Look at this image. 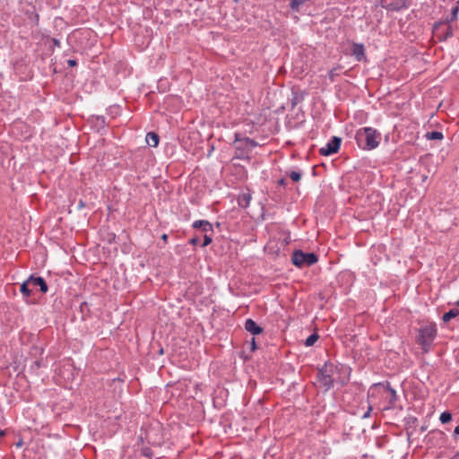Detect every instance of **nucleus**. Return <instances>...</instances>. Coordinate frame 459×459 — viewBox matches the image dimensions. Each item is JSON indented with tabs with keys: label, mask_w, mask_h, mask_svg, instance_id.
<instances>
[{
	"label": "nucleus",
	"mask_w": 459,
	"mask_h": 459,
	"mask_svg": "<svg viewBox=\"0 0 459 459\" xmlns=\"http://www.w3.org/2000/svg\"><path fill=\"white\" fill-rule=\"evenodd\" d=\"M356 139L363 150H373L379 145L381 134L372 127H364L357 132Z\"/></svg>",
	"instance_id": "obj_1"
},
{
	"label": "nucleus",
	"mask_w": 459,
	"mask_h": 459,
	"mask_svg": "<svg viewBox=\"0 0 459 459\" xmlns=\"http://www.w3.org/2000/svg\"><path fill=\"white\" fill-rule=\"evenodd\" d=\"M239 133H236L234 158L239 160H249V154L257 143L249 138H239Z\"/></svg>",
	"instance_id": "obj_2"
},
{
	"label": "nucleus",
	"mask_w": 459,
	"mask_h": 459,
	"mask_svg": "<svg viewBox=\"0 0 459 459\" xmlns=\"http://www.w3.org/2000/svg\"><path fill=\"white\" fill-rule=\"evenodd\" d=\"M437 329L435 323H429L419 331L418 342L424 351H428L437 336Z\"/></svg>",
	"instance_id": "obj_3"
},
{
	"label": "nucleus",
	"mask_w": 459,
	"mask_h": 459,
	"mask_svg": "<svg viewBox=\"0 0 459 459\" xmlns=\"http://www.w3.org/2000/svg\"><path fill=\"white\" fill-rule=\"evenodd\" d=\"M292 264L297 267L310 266L317 263L318 257L314 253H304L301 250H296L292 254Z\"/></svg>",
	"instance_id": "obj_4"
},
{
	"label": "nucleus",
	"mask_w": 459,
	"mask_h": 459,
	"mask_svg": "<svg viewBox=\"0 0 459 459\" xmlns=\"http://www.w3.org/2000/svg\"><path fill=\"white\" fill-rule=\"evenodd\" d=\"M433 34L439 41H445L453 36V30L448 22L439 21L433 25Z\"/></svg>",
	"instance_id": "obj_5"
},
{
	"label": "nucleus",
	"mask_w": 459,
	"mask_h": 459,
	"mask_svg": "<svg viewBox=\"0 0 459 459\" xmlns=\"http://www.w3.org/2000/svg\"><path fill=\"white\" fill-rule=\"evenodd\" d=\"M306 96V92L300 89L293 88L291 90V95L289 98L286 104L281 106L283 110L292 111L294 108L300 102L304 100Z\"/></svg>",
	"instance_id": "obj_6"
},
{
	"label": "nucleus",
	"mask_w": 459,
	"mask_h": 459,
	"mask_svg": "<svg viewBox=\"0 0 459 459\" xmlns=\"http://www.w3.org/2000/svg\"><path fill=\"white\" fill-rule=\"evenodd\" d=\"M341 146V139L333 136V139L319 151L321 155L329 156L331 154L338 152Z\"/></svg>",
	"instance_id": "obj_7"
},
{
	"label": "nucleus",
	"mask_w": 459,
	"mask_h": 459,
	"mask_svg": "<svg viewBox=\"0 0 459 459\" xmlns=\"http://www.w3.org/2000/svg\"><path fill=\"white\" fill-rule=\"evenodd\" d=\"M351 54L355 57V59L359 62L365 61L367 59L365 54L364 45L361 43H353L351 48Z\"/></svg>",
	"instance_id": "obj_8"
},
{
	"label": "nucleus",
	"mask_w": 459,
	"mask_h": 459,
	"mask_svg": "<svg viewBox=\"0 0 459 459\" xmlns=\"http://www.w3.org/2000/svg\"><path fill=\"white\" fill-rule=\"evenodd\" d=\"M28 281L32 288L39 287L41 292L43 293H46L48 291V285L43 278L30 276L28 279Z\"/></svg>",
	"instance_id": "obj_9"
},
{
	"label": "nucleus",
	"mask_w": 459,
	"mask_h": 459,
	"mask_svg": "<svg viewBox=\"0 0 459 459\" xmlns=\"http://www.w3.org/2000/svg\"><path fill=\"white\" fill-rule=\"evenodd\" d=\"M193 228L202 230L204 234L213 233L212 223L206 220L195 221L193 223Z\"/></svg>",
	"instance_id": "obj_10"
},
{
	"label": "nucleus",
	"mask_w": 459,
	"mask_h": 459,
	"mask_svg": "<svg viewBox=\"0 0 459 459\" xmlns=\"http://www.w3.org/2000/svg\"><path fill=\"white\" fill-rule=\"evenodd\" d=\"M407 0H393L386 4V9L394 12H399L408 8Z\"/></svg>",
	"instance_id": "obj_11"
},
{
	"label": "nucleus",
	"mask_w": 459,
	"mask_h": 459,
	"mask_svg": "<svg viewBox=\"0 0 459 459\" xmlns=\"http://www.w3.org/2000/svg\"><path fill=\"white\" fill-rule=\"evenodd\" d=\"M245 329L252 334H259L263 332V328L260 327L253 319H247L245 323Z\"/></svg>",
	"instance_id": "obj_12"
},
{
	"label": "nucleus",
	"mask_w": 459,
	"mask_h": 459,
	"mask_svg": "<svg viewBox=\"0 0 459 459\" xmlns=\"http://www.w3.org/2000/svg\"><path fill=\"white\" fill-rule=\"evenodd\" d=\"M145 141L151 147H156L159 144V135L154 132H149L146 134Z\"/></svg>",
	"instance_id": "obj_13"
},
{
	"label": "nucleus",
	"mask_w": 459,
	"mask_h": 459,
	"mask_svg": "<svg viewBox=\"0 0 459 459\" xmlns=\"http://www.w3.org/2000/svg\"><path fill=\"white\" fill-rule=\"evenodd\" d=\"M458 13H459V1H457L456 4L452 7V9H451V16L450 17H446L444 21L446 22L450 23V22L457 20Z\"/></svg>",
	"instance_id": "obj_14"
},
{
	"label": "nucleus",
	"mask_w": 459,
	"mask_h": 459,
	"mask_svg": "<svg viewBox=\"0 0 459 459\" xmlns=\"http://www.w3.org/2000/svg\"><path fill=\"white\" fill-rule=\"evenodd\" d=\"M457 316H459V309H457V308H452V309H450L448 312H446V313H445V314L443 315L442 319H443V321H444L445 323H447V322H449L452 318H455V317H456Z\"/></svg>",
	"instance_id": "obj_15"
},
{
	"label": "nucleus",
	"mask_w": 459,
	"mask_h": 459,
	"mask_svg": "<svg viewBox=\"0 0 459 459\" xmlns=\"http://www.w3.org/2000/svg\"><path fill=\"white\" fill-rule=\"evenodd\" d=\"M32 290L33 288L30 285L28 280L25 281L22 285H21V292L22 293V295L24 297H30L31 292H32Z\"/></svg>",
	"instance_id": "obj_16"
},
{
	"label": "nucleus",
	"mask_w": 459,
	"mask_h": 459,
	"mask_svg": "<svg viewBox=\"0 0 459 459\" xmlns=\"http://www.w3.org/2000/svg\"><path fill=\"white\" fill-rule=\"evenodd\" d=\"M425 137L428 140H442L444 138V135L441 132L432 131L427 132Z\"/></svg>",
	"instance_id": "obj_17"
},
{
	"label": "nucleus",
	"mask_w": 459,
	"mask_h": 459,
	"mask_svg": "<svg viewBox=\"0 0 459 459\" xmlns=\"http://www.w3.org/2000/svg\"><path fill=\"white\" fill-rule=\"evenodd\" d=\"M251 200V196L249 194H243L238 197V204L242 207L248 206Z\"/></svg>",
	"instance_id": "obj_18"
},
{
	"label": "nucleus",
	"mask_w": 459,
	"mask_h": 459,
	"mask_svg": "<svg viewBox=\"0 0 459 459\" xmlns=\"http://www.w3.org/2000/svg\"><path fill=\"white\" fill-rule=\"evenodd\" d=\"M318 338L319 336L317 333H313L309 335L305 341V345L307 347L313 346L315 342L318 340Z\"/></svg>",
	"instance_id": "obj_19"
},
{
	"label": "nucleus",
	"mask_w": 459,
	"mask_h": 459,
	"mask_svg": "<svg viewBox=\"0 0 459 459\" xmlns=\"http://www.w3.org/2000/svg\"><path fill=\"white\" fill-rule=\"evenodd\" d=\"M109 115H119L123 112V108L120 105H111L108 108Z\"/></svg>",
	"instance_id": "obj_20"
},
{
	"label": "nucleus",
	"mask_w": 459,
	"mask_h": 459,
	"mask_svg": "<svg viewBox=\"0 0 459 459\" xmlns=\"http://www.w3.org/2000/svg\"><path fill=\"white\" fill-rule=\"evenodd\" d=\"M439 420L443 424L448 423L452 420V414L449 411H444L441 413Z\"/></svg>",
	"instance_id": "obj_21"
},
{
	"label": "nucleus",
	"mask_w": 459,
	"mask_h": 459,
	"mask_svg": "<svg viewBox=\"0 0 459 459\" xmlns=\"http://www.w3.org/2000/svg\"><path fill=\"white\" fill-rule=\"evenodd\" d=\"M386 393L390 396L391 403H394L396 401V392L390 386H387Z\"/></svg>",
	"instance_id": "obj_22"
},
{
	"label": "nucleus",
	"mask_w": 459,
	"mask_h": 459,
	"mask_svg": "<svg viewBox=\"0 0 459 459\" xmlns=\"http://www.w3.org/2000/svg\"><path fill=\"white\" fill-rule=\"evenodd\" d=\"M339 75L338 69L333 68L328 72V78L329 80L333 82L335 81V78Z\"/></svg>",
	"instance_id": "obj_23"
},
{
	"label": "nucleus",
	"mask_w": 459,
	"mask_h": 459,
	"mask_svg": "<svg viewBox=\"0 0 459 459\" xmlns=\"http://www.w3.org/2000/svg\"><path fill=\"white\" fill-rule=\"evenodd\" d=\"M301 173L299 172V171H291L290 173V178H291V180L295 181V182H298L301 179Z\"/></svg>",
	"instance_id": "obj_24"
},
{
	"label": "nucleus",
	"mask_w": 459,
	"mask_h": 459,
	"mask_svg": "<svg viewBox=\"0 0 459 459\" xmlns=\"http://www.w3.org/2000/svg\"><path fill=\"white\" fill-rule=\"evenodd\" d=\"M212 241V233L204 234L203 247L210 245Z\"/></svg>",
	"instance_id": "obj_25"
},
{
	"label": "nucleus",
	"mask_w": 459,
	"mask_h": 459,
	"mask_svg": "<svg viewBox=\"0 0 459 459\" xmlns=\"http://www.w3.org/2000/svg\"><path fill=\"white\" fill-rule=\"evenodd\" d=\"M67 64H68V65H69L70 67H74V66H75V65H77V61H76V60H74V59H69V60L67 61Z\"/></svg>",
	"instance_id": "obj_26"
},
{
	"label": "nucleus",
	"mask_w": 459,
	"mask_h": 459,
	"mask_svg": "<svg viewBox=\"0 0 459 459\" xmlns=\"http://www.w3.org/2000/svg\"><path fill=\"white\" fill-rule=\"evenodd\" d=\"M199 239L197 238H193L191 240H190V243L193 244V245H196L198 243Z\"/></svg>",
	"instance_id": "obj_27"
},
{
	"label": "nucleus",
	"mask_w": 459,
	"mask_h": 459,
	"mask_svg": "<svg viewBox=\"0 0 459 459\" xmlns=\"http://www.w3.org/2000/svg\"><path fill=\"white\" fill-rule=\"evenodd\" d=\"M251 345H252V350L255 351L256 349V345H255V338L252 339V342H251Z\"/></svg>",
	"instance_id": "obj_28"
},
{
	"label": "nucleus",
	"mask_w": 459,
	"mask_h": 459,
	"mask_svg": "<svg viewBox=\"0 0 459 459\" xmlns=\"http://www.w3.org/2000/svg\"><path fill=\"white\" fill-rule=\"evenodd\" d=\"M370 411H371V408L369 407L368 411L365 412V414L362 416V418H368L369 417V414H370Z\"/></svg>",
	"instance_id": "obj_29"
},
{
	"label": "nucleus",
	"mask_w": 459,
	"mask_h": 459,
	"mask_svg": "<svg viewBox=\"0 0 459 459\" xmlns=\"http://www.w3.org/2000/svg\"><path fill=\"white\" fill-rule=\"evenodd\" d=\"M454 434L456 436V435H459V425L457 427H455V430H454Z\"/></svg>",
	"instance_id": "obj_30"
},
{
	"label": "nucleus",
	"mask_w": 459,
	"mask_h": 459,
	"mask_svg": "<svg viewBox=\"0 0 459 459\" xmlns=\"http://www.w3.org/2000/svg\"><path fill=\"white\" fill-rule=\"evenodd\" d=\"M91 118H94V117H91ZM97 120H100L101 123H104L103 117H95Z\"/></svg>",
	"instance_id": "obj_31"
},
{
	"label": "nucleus",
	"mask_w": 459,
	"mask_h": 459,
	"mask_svg": "<svg viewBox=\"0 0 459 459\" xmlns=\"http://www.w3.org/2000/svg\"><path fill=\"white\" fill-rule=\"evenodd\" d=\"M254 129V126H250V128L248 130H246L245 132L246 133H249V134H252L253 133V130Z\"/></svg>",
	"instance_id": "obj_32"
},
{
	"label": "nucleus",
	"mask_w": 459,
	"mask_h": 459,
	"mask_svg": "<svg viewBox=\"0 0 459 459\" xmlns=\"http://www.w3.org/2000/svg\"><path fill=\"white\" fill-rule=\"evenodd\" d=\"M278 183H279V185H281V186H284V185H285V179H283V178H282V179L279 180V182H278Z\"/></svg>",
	"instance_id": "obj_33"
},
{
	"label": "nucleus",
	"mask_w": 459,
	"mask_h": 459,
	"mask_svg": "<svg viewBox=\"0 0 459 459\" xmlns=\"http://www.w3.org/2000/svg\"><path fill=\"white\" fill-rule=\"evenodd\" d=\"M333 380L329 377L327 380L325 379V384H332Z\"/></svg>",
	"instance_id": "obj_34"
},
{
	"label": "nucleus",
	"mask_w": 459,
	"mask_h": 459,
	"mask_svg": "<svg viewBox=\"0 0 459 459\" xmlns=\"http://www.w3.org/2000/svg\"><path fill=\"white\" fill-rule=\"evenodd\" d=\"M161 238H162L163 240H165V241H166V240H167V238H168V236H167L166 234H163V235H162V237H161Z\"/></svg>",
	"instance_id": "obj_35"
},
{
	"label": "nucleus",
	"mask_w": 459,
	"mask_h": 459,
	"mask_svg": "<svg viewBox=\"0 0 459 459\" xmlns=\"http://www.w3.org/2000/svg\"><path fill=\"white\" fill-rule=\"evenodd\" d=\"M54 43H55L56 45H58V44H59L58 40H57V39H54Z\"/></svg>",
	"instance_id": "obj_36"
},
{
	"label": "nucleus",
	"mask_w": 459,
	"mask_h": 459,
	"mask_svg": "<svg viewBox=\"0 0 459 459\" xmlns=\"http://www.w3.org/2000/svg\"><path fill=\"white\" fill-rule=\"evenodd\" d=\"M22 445V442H18V443H17V446H21Z\"/></svg>",
	"instance_id": "obj_37"
},
{
	"label": "nucleus",
	"mask_w": 459,
	"mask_h": 459,
	"mask_svg": "<svg viewBox=\"0 0 459 459\" xmlns=\"http://www.w3.org/2000/svg\"><path fill=\"white\" fill-rule=\"evenodd\" d=\"M451 459H459L457 456H454Z\"/></svg>",
	"instance_id": "obj_38"
},
{
	"label": "nucleus",
	"mask_w": 459,
	"mask_h": 459,
	"mask_svg": "<svg viewBox=\"0 0 459 459\" xmlns=\"http://www.w3.org/2000/svg\"><path fill=\"white\" fill-rule=\"evenodd\" d=\"M456 304L459 306V300L456 302Z\"/></svg>",
	"instance_id": "obj_39"
}]
</instances>
